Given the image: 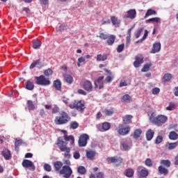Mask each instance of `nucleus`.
<instances>
[{
  "label": "nucleus",
  "mask_w": 178,
  "mask_h": 178,
  "mask_svg": "<svg viewBox=\"0 0 178 178\" xmlns=\"http://www.w3.org/2000/svg\"><path fill=\"white\" fill-rule=\"evenodd\" d=\"M104 87V76H99L97 80L95 81V88L102 89Z\"/></svg>",
  "instance_id": "nucleus-15"
},
{
  "label": "nucleus",
  "mask_w": 178,
  "mask_h": 178,
  "mask_svg": "<svg viewBox=\"0 0 178 178\" xmlns=\"http://www.w3.org/2000/svg\"><path fill=\"white\" fill-rule=\"evenodd\" d=\"M103 113L105 114L106 116H112V115H113V111L112 110L106 108L103 111Z\"/></svg>",
  "instance_id": "nucleus-46"
},
{
  "label": "nucleus",
  "mask_w": 178,
  "mask_h": 178,
  "mask_svg": "<svg viewBox=\"0 0 178 178\" xmlns=\"http://www.w3.org/2000/svg\"><path fill=\"white\" fill-rule=\"evenodd\" d=\"M150 120H152V123L156 124V126H162L165 124L166 122H168V117L164 115H159L156 117H150Z\"/></svg>",
  "instance_id": "nucleus-3"
},
{
  "label": "nucleus",
  "mask_w": 178,
  "mask_h": 178,
  "mask_svg": "<svg viewBox=\"0 0 178 178\" xmlns=\"http://www.w3.org/2000/svg\"><path fill=\"white\" fill-rule=\"evenodd\" d=\"M97 127L99 131H108V130L111 129V123L105 122L102 124H99Z\"/></svg>",
  "instance_id": "nucleus-11"
},
{
  "label": "nucleus",
  "mask_w": 178,
  "mask_h": 178,
  "mask_svg": "<svg viewBox=\"0 0 178 178\" xmlns=\"http://www.w3.org/2000/svg\"><path fill=\"white\" fill-rule=\"evenodd\" d=\"M143 31H144V27L139 28L137 30V32L136 33V38H139L140 35H141V33H143Z\"/></svg>",
  "instance_id": "nucleus-54"
},
{
  "label": "nucleus",
  "mask_w": 178,
  "mask_h": 178,
  "mask_svg": "<svg viewBox=\"0 0 178 178\" xmlns=\"http://www.w3.org/2000/svg\"><path fill=\"white\" fill-rule=\"evenodd\" d=\"M136 175L139 178H145L148 176V175H149V172L148 170H147V168L143 166H139L136 170Z\"/></svg>",
  "instance_id": "nucleus-7"
},
{
  "label": "nucleus",
  "mask_w": 178,
  "mask_h": 178,
  "mask_svg": "<svg viewBox=\"0 0 178 178\" xmlns=\"http://www.w3.org/2000/svg\"><path fill=\"white\" fill-rule=\"evenodd\" d=\"M99 38L101 40H108V38H109V36L104 33H102L99 34Z\"/></svg>",
  "instance_id": "nucleus-57"
},
{
  "label": "nucleus",
  "mask_w": 178,
  "mask_h": 178,
  "mask_svg": "<svg viewBox=\"0 0 178 178\" xmlns=\"http://www.w3.org/2000/svg\"><path fill=\"white\" fill-rule=\"evenodd\" d=\"M60 175H63L65 178H70L73 175V170L69 165H64L60 170Z\"/></svg>",
  "instance_id": "nucleus-6"
},
{
  "label": "nucleus",
  "mask_w": 178,
  "mask_h": 178,
  "mask_svg": "<svg viewBox=\"0 0 178 178\" xmlns=\"http://www.w3.org/2000/svg\"><path fill=\"white\" fill-rule=\"evenodd\" d=\"M143 134V131L141 130V129H136L134 132V138H135V140H137L138 138H140V137L141 136V134Z\"/></svg>",
  "instance_id": "nucleus-32"
},
{
  "label": "nucleus",
  "mask_w": 178,
  "mask_h": 178,
  "mask_svg": "<svg viewBox=\"0 0 178 178\" xmlns=\"http://www.w3.org/2000/svg\"><path fill=\"white\" fill-rule=\"evenodd\" d=\"M121 101L122 102L129 103V102H131V101H133V99L129 94H127L122 97Z\"/></svg>",
  "instance_id": "nucleus-34"
},
{
  "label": "nucleus",
  "mask_w": 178,
  "mask_h": 178,
  "mask_svg": "<svg viewBox=\"0 0 178 178\" xmlns=\"http://www.w3.org/2000/svg\"><path fill=\"white\" fill-rule=\"evenodd\" d=\"M70 129L75 130V129H77V127H79V123L76 121H74L70 123Z\"/></svg>",
  "instance_id": "nucleus-49"
},
{
  "label": "nucleus",
  "mask_w": 178,
  "mask_h": 178,
  "mask_svg": "<svg viewBox=\"0 0 178 178\" xmlns=\"http://www.w3.org/2000/svg\"><path fill=\"white\" fill-rule=\"evenodd\" d=\"M1 155L6 161H9V159L12 158V153H10V150L8 149H3L1 151Z\"/></svg>",
  "instance_id": "nucleus-17"
},
{
  "label": "nucleus",
  "mask_w": 178,
  "mask_h": 178,
  "mask_svg": "<svg viewBox=\"0 0 178 178\" xmlns=\"http://www.w3.org/2000/svg\"><path fill=\"white\" fill-rule=\"evenodd\" d=\"M56 144V145H58L61 152H65V158H66V159H70V148L67 147V143H65V141H63V139L60 137L58 138L57 143Z\"/></svg>",
  "instance_id": "nucleus-2"
},
{
  "label": "nucleus",
  "mask_w": 178,
  "mask_h": 178,
  "mask_svg": "<svg viewBox=\"0 0 178 178\" xmlns=\"http://www.w3.org/2000/svg\"><path fill=\"white\" fill-rule=\"evenodd\" d=\"M53 87L57 90V91H61L62 90V83H60V81L59 79H56L54 81Z\"/></svg>",
  "instance_id": "nucleus-22"
},
{
  "label": "nucleus",
  "mask_w": 178,
  "mask_h": 178,
  "mask_svg": "<svg viewBox=\"0 0 178 178\" xmlns=\"http://www.w3.org/2000/svg\"><path fill=\"white\" fill-rule=\"evenodd\" d=\"M145 165H146V166H148L149 168L152 167V160H151V159H147L145 161Z\"/></svg>",
  "instance_id": "nucleus-53"
},
{
  "label": "nucleus",
  "mask_w": 178,
  "mask_h": 178,
  "mask_svg": "<svg viewBox=\"0 0 178 178\" xmlns=\"http://www.w3.org/2000/svg\"><path fill=\"white\" fill-rule=\"evenodd\" d=\"M77 172L79 175H86L87 170H86V167L80 165L77 168Z\"/></svg>",
  "instance_id": "nucleus-39"
},
{
  "label": "nucleus",
  "mask_w": 178,
  "mask_h": 178,
  "mask_svg": "<svg viewBox=\"0 0 178 178\" xmlns=\"http://www.w3.org/2000/svg\"><path fill=\"white\" fill-rule=\"evenodd\" d=\"M159 51H161V42L154 43L150 53L151 54H157V52H159Z\"/></svg>",
  "instance_id": "nucleus-18"
},
{
  "label": "nucleus",
  "mask_w": 178,
  "mask_h": 178,
  "mask_svg": "<svg viewBox=\"0 0 178 178\" xmlns=\"http://www.w3.org/2000/svg\"><path fill=\"white\" fill-rule=\"evenodd\" d=\"M23 142L22 141V140H16L15 143V149H17L19 148V147H20V145H22V143Z\"/></svg>",
  "instance_id": "nucleus-59"
},
{
  "label": "nucleus",
  "mask_w": 178,
  "mask_h": 178,
  "mask_svg": "<svg viewBox=\"0 0 178 178\" xmlns=\"http://www.w3.org/2000/svg\"><path fill=\"white\" fill-rule=\"evenodd\" d=\"M161 165L165 168H170V161L169 160H161L160 162Z\"/></svg>",
  "instance_id": "nucleus-41"
},
{
  "label": "nucleus",
  "mask_w": 178,
  "mask_h": 178,
  "mask_svg": "<svg viewBox=\"0 0 178 178\" xmlns=\"http://www.w3.org/2000/svg\"><path fill=\"white\" fill-rule=\"evenodd\" d=\"M133 119V115H127L122 118V121L124 124H130L131 123V120Z\"/></svg>",
  "instance_id": "nucleus-21"
},
{
  "label": "nucleus",
  "mask_w": 178,
  "mask_h": 178,
  "mask_svg": "<svg viewBox=\"0 0 178 178\" xmlns=\"http://www.w3.org/2000/svg\"><path fill=\"white\" fill-rule=\"evenodd\" d=\"M131 128L130 127H124L122 125H120L118 129V133L120 136H127L130 133Z\"/></svg>",
  "instance_id": "nucleus-10"
},
{
  "label": "nucleus",
  "mask_w": 178,
  "mask_h": 178,
  "mask_svg": "<svg viewBox=\"0 0 178 178\" xmlns=\"http://www.w3.org/2000/svg\"><path fill=\"white\" fill-rule=\"evenodd\" d=\"M163 79L164 81H170V80H172V74L169 73L165 74L163 76Z\"/></svg>",
  "instance_id": "nucleus-48"
},
{
  "label": "nucleus",
  "mask_w": 178,
  "mask_h": 178,
  "mask_svg": "<svg viewBox=\"0 0 178 178\" xmlns=\"http://www.w3.org/2000/svg\"><path fill=\"white\" fill-rule=\"evenodd\" d=\"M106 59H108V54H98L96 58L97 62H104Z\"/></svg>",
  "instance_id": "nucleus-29"
},
{
  "label": "nucleus",
  "mask_w": 178,
  "mask_h": 178,
  "mask_svg": "<svg viewBox=\"0 0 178 178\" xmlns=\"http://www.w3.org/2000/svg\"><path fill=\"white\" fill-rule=\"evenodd\" d=\"M96 178H105V174L102 172H99L97 174Z\"/></svg>",
  "instance_id": "nucleus-60"
},
{
  "label": "nucleus",
  "mask_w": 178,
  "mask_h": 178,
  "mask_svg": "<svg viewBox=\"0 0 178 178\" xmlns=\"http://www.w3.org/2000/svg\"><path fill=\"white\" fill-rule=\"evenodd\" d=\"M159 172L160 175H164V176L169 175V170L163 167V165L159 166Z\"/></svg>",
  "instance_id": "nucleus-27"
},
{
  "label": "nucleus",
  "mask_w": 178,
  "mask_h": 178,
  "mask_svg": "<svg viewBox=\"0 0 178 178\" xmlns=\"http://www.w3.org/2000/svg\"><path fill=\"white\" fill-rule=\"evenodd\" d=\"M35 83L38 86H49L51 81L49 79L45 78V76L40 75V76H35Z\"/></svg>",
  "instance_id": "nucleus-5"
},
{
  "label": "nucleus",
  "mask_w": 178,
  "mask_h": 178,
  "mask_svg": "<svg viewBox=\"0 0 178 178\" xmlns=\"http://www.w3.org/2000/svg\"><path fill=\"white\" fill-rule=\"evenodd\" d=\"M25 88L29 91H33L34 90V83L31 81H27L25 83Z\"/></svg>",
  "instance_id": "nucleus-30"
},
{
  "label": "nucleus",
  "mask_w": 178,
  "mask_h": 178,
  "mask_svg": "<svg viewBox=\"0 0 178 178\" xmlns=\"http://www.w3.org/2000/svg\"><path fill=\"white\" fill-rule=\"evenodd\" d=\"M43 169L45 172H51L52 170V167L48 163H44Z\"/></svg>",
  "instance_id": "nucleus-47"
},
{
  "label": "nucleus",
  "mask_w": 178,
  "mask_h": 178,
  "mask_svg": "<svg viewBox=\"0 0 178 178\" xmlns=\"http://www.w3.org/2000/svg\"><path fill=\"white\" fill-rule=\"evenodd\" d=\"M106 161L108 163H123V159L122 157H107Z\"/></svg>",
  "instance_id": "nucleus-14"
},
{
  "label": "nucleus",
  "mask_w": 178,
  "mask_h": 178,
  "mask_svg": "<svg viewBox=\"0 0 178 178\" xmlns=\"http://www.w3.org/2000/svg\"><path fill=\"white\" fill-rule=\"evenodd\" d=\"M90 140V136L87 134H83L79 136V147H86L87 145V143Z\"/></svg>",
  "instance_id": "nucleus-8"
},
{
  "label": "nucleus",
  "mask_w": 178,
  "mask_h": 178,
  "mask_svg": "<svg viewBox=\"0 0 178 178\" xmlns=\"http://www.w3.org/2000/svg\"><path fill=\"white\" fill-rule=\"evenodd\" d=\"M178 147V141L175 143H168V149H175Z\"/></svg>",
  "instance_id": "nucleus-42"
},
{
  "label": "nucleus",
  "mask_w": 178,
  "mask_h": 178,
  "mask_svg": "<svg viewBox=\"0 0 178 178\" xmlns=\"http://www.w3.org/2000/svg\"><path fill=\"white\" fill-rule=\"evenodd\" d=\"M123 49H124V43H122L118 46L117 52H118V54H120V52H123Z\"/></svg>",
  "instance_id": "nucleus-52"
},
{
  "label": "nucleus",
  "mask_w": 178,
  "mask_h": 178,
  "mask_svg": "<svg viewBox=\"0 0 178 178\" xmlns=\"http://www.w3.org/2000/svg\"><path fill=\"white\" fill-rule=\"evenodd\" d=\"M121 148L123 151H129V149H130V147L129 146L127 141L124 140L121 143Z\"/></svg>",
  "instance_id": "nucleus-38"
},
{
  "label": "nucleus",
  "mask_w": 178,
  "mask_h": 178,
  "mask_svg": "<svg viewBox=\"0 0 178 178\" xmlns=\"http://www.w3.org/2000/svg\"><path fill=\"white\" fill-rule=\"evenodd\" d=\"M82 87L83 90H86V91H88V92H91V91H92V83L88 80H85L83 81Z\"/></svg>",
  "instance_id": "nucleus-12"
},
{
  "label": "nucleus",
  "mask_w": 178,
  "mask_h": 178,
  "mask_svg": "<svg viewBox=\"0 0 178 178\" xmlns=\"http://www.w3.org/2000/svg\"><path fill=\"white\" fill-rule=\"evenodd\" d=\"M168 138L170 140H172L173 141H175L176 140H178V134L176 133L175 131H172L170 132L168 135Z\"/></svg>",
  "instance_id": "nucleus-25"
},
{
  "label": "nucleus",
  "mask_w": 178,
  "mask_h": 178,
  "mask_svg": "<svg viewBox=\"0 0 178 178\" xmlns=\"http://www.w3.org/2000/svg\"><path fill=\"white\" fill-rule=\"evenodd\" d=\"M143 63H144V56L143 55L136 56L134 63V67H140Z\"/></svg>",
  "instance_id": "nucleus-13"
},
{
  "label": "nucleus",
  "mask_w": 178,
  "mask_h": 178,
  "mask_svg": "<svg viewBox=\"0 0 178 178\" xmlns=\"http://www.w3.org/2000/svg\"><path fill=\"white\" fill-rule=\"evenodd\" d=\"M69 108H70V109H76L79 112H83V111L86 109V105L81 100L74 101V104L69 105Z\"/></svg>",
  "instance_id": "nucleus-4"
},
{
  "label": "nucleus",
  "mask_w": 178,
  "mask_h": 178,
  "mask_svg": "<svg viewBox=\"0 0 178 178\" xmlns=\"http://www.w3.org/2000/svg\"><path fill=\"white\" fill-rule=\"evenodd\" d=\"M40 65H41V59L33 60V63L31 64L29 68L31 70H33L35 67H38V66H40Z\"/></svg>",
  "instance_id": "nucleus-28"
},
{
  "label": "nucleus",
  "mask_w": 178,
  "mask_h": 178,
  "mask_svg": "<svg viewBox=\"0 0 178 178\" xmlns=\"http://www.w3.org/2000/svg\"><path fill=\"white\" fill-rule=\"evenodd\" d=\"M95 155H97V153H95V151H92V150L86 151V157L88 158V159H90V161H94L95 159Z\"/></svg>",
  "instance_id": "nucleus-20"
},
{
  "label": "nucleus",
  "mask_w": 178,
  "mask_h": 178,
  "mask_svg": "<svg viewBox=\"0 0 178 178\" xmlns=\"http://www.w3.org/2000/svg\"><path fill=\"white\" fill-rule=\"evenodd\" d=\"M32 44H33V48L34 49H40V47H41V41L38 39L36 40H33L32 41Z\"/></svg>",
  "instance_id": "nucleus-26"
},
{
  "label": "nucleus",
  "mask_w": 178,
  "mask_h": 178,
  "mask_svg": "<svg viewBox=\"0 0 178 178\" xmlns=\"http://www.w3.org/2000/svg\"><path fill=\"white\" fill-rule=\"evenodd\" d=\"M175 106L176 104H175V102H170L169 106L166 107V111H173Z\"/></svg>",
  "instance_id": "nucleus-51"
},
{
  "label": "nucleus",
  "mask_w": 178,
  "mask_h": 178,
  "mask_svg": "<svg viewBox=\"0 0 178 178\" xmlns=\"http://www.w3.org/2000/svg\"><path fill=\"white\" fill-rule=\"evenodd\" d=\"M127 15L124 16L126 19H136V16H137V11L136 9H131L127 12Z\"/></svg>",
  "instance_id": "nucleus-16"
},
{
  "label": "nucleus",
  "mask_w": 178,
  "mask_h": 178,
  "mask_svg": "<svg viewBox=\"0 0 178 178\" xmlns=\"http://www.w3.org/2000/svg\"><path fill=\"white\" fill-rule=\"evenodd\" d=\"M78 94H81V95H87V92L83 89H79Z\"/></svg>",
  "instance_id": "nucleus-64"
},
{
  "label": "nucleus",
  "mask_w": 178,
  "mask_h": 178,
  "mask_svg": "<svg viewBox=\"0 0 178 178\" xmlns=\"http://www.w3.org/2000/svg\"><path fill=\"white\" fill-rule=\"evenodd\" d=\"M115 40H116V36L114 35H111L110 37L108 36V38H107V44L108 45H113Z\"/></svg>",
  "instance_id": "nucleus-37"
},
{
  "label": "nucleus",
  "mask_w": 178,
  "mask_h": 178,
  "mask_svg": "<svg viewBox=\"0 0 178 178\" xmlns=\"http://www.w3.org/2000/svg\"><path fill=\"white\" fill-rule=\"evenodd\" d=\"M163 141V137L162 136H158L155 140L156 144H161Z\"/></svg>",
  "instance_id": "nucleus-55"
},
{
  "label": "nucleus",
  "mask_w": 178,
  "mask_h": 178,
  "mask_svg": "<svg viewBox=\"0 0 178 178\" xmlns=\"http://www.w3.org/2000/svg\"><path fill=\"white\" fill-rule=\"evenodd\" d=\"M154 134H155V132L152 131V129H149L146 133V138L147 141H151L152 138H154Z\"/></svg>",
  "instance_id": "nucleus-31"
},
{
  "label": "nucleus",
  "mask_w": 178,
  "mask_h": 178,
  "mask_svg": "<svg viewBox=\"0 0 178 178\" xmlns=\"http://www.w3.org/2000/svg\"><path fill=\"white\" fill-rule=\"evenodd\" d=\"M70 120H72V118L69 113L65 111H61L58 115L55 117L54 123L56 126H62V124H67Z\"/></svg>",
  "instance_id": "nucleus-1"
},
{
  "label": "nucleus",
  "mask_w": 178,
  "mask_h": 178,
  "mask_svg": "<svg viewBox=\"0 0 178 178\" xmlns=\"http://www.w3.org/2000/svg\"><path fill=\"white\" fill-rule=\"evenodd\" d=\"M74 159H79L80 158V152L77 151L74 152Z\"/></svg>",
  "instance_id": "nucleus-63"
},
{
  "label": "nucleus",
  "mask_w": 178,
  "mask_h": 178,
  "mask_svg": "<svg viewBox=\"0 0 178 178\" xmlns=\"http://www.w3.org/2000/svg\"><path fill=\"white\" fill-rule=\"evenodd\" d=\"M78 62L79 63H83L84 65H86V58L81 57V58H78Z\"/></svg>",
  "instance_id": "nucleus-62"
},
{
  "label": "nucleus",
  "mask_w": 178,
  "mask_h": 178,
  "mask_svg": "<svg viewBox=\"0 0 178 178\" xmlns=\"http://www.w3.org/2000/svg\"><path fill=\"white\" fill-rule=\"evenodd\" d=\"M26 106L29 111H34V109H35V105H34V103L31 100L27 101Z\"/></svg>",
  "instance_id": "nucleus-35"
},
{
  "label": "nucleus",
  "mask_w": 178,
  "mask_h": 178,
  "mask_svg": "<svg viewBox=\"0 0 178 178\" xmlns=\"http://www.w3.org/2000/svg\"><path fill=\"white\" fill-rule=\"evenodd\" d=\"M104 72H106V73L108 74L105 79L106 83H111V81H112L113 79V75H112V72H111V71L108 70L107 69H104Z\"/></svg>",
  "instance_id": "nucleus-24"
},
{
  "label": "nucleus",
  "mask_w": 178,
  "mask_h": 178,
  "mask_svg": "<svg viewBox=\"0 0 178 178\" xmlns=\"http://www.w3.org/2000/svg\"><path fill=\"white\" fill-rule=\"evenodd\" d=\"M152 15H156V11L152 9L147 10L145 15V19H147L149 16H152Z\"/></svg>",
  "instance_id": "nucleus-40"
},
{
  "label": "nucleus",
  "mask_w": 178,
  "mask_h": 178,
  "mask_svg": "<svg viewBox=\"0 0 178 178\" xmlns=\"http://www.w3.org/2000/svg\"><path fill=\"white\" fill-rule=\"evenodd\" d=\"M147 22H148L149 23H151V22H152L153 23H161V18L158 17L149 18L147 20Z\"/></svg>",
  "instance_id": "nucleus-44"
},
{
  "label": "nucleus",
  "mask_w": 178,
  "mask_h": 178,
  "mask_svg": "<svg viewBox=\"0 0 178 178\" xmlns=\"http://www.w3.org/2000/svg\"><path fill=\"white\" fill-rule=\"evenodd\" d=\"M52 73H53V71L51 68H49L44 71V76H51Z\"/></svg>",
  "instance_id": "nucleus-56"
},
{
  "label": "nucleus",
  "mask_w": 178,
  "mask_h": 178,
  "mask_svg": "<svg viewBox=\"0 0 178 178\" xmlns=\"http://www.w3.org/2000/svg\"><path fill=\"white\" fill-rule=\"evenodd\" d=\"M161 92V89L159 88H154L152 89V94L154 95H158V93Z\"/></svg>",
  "instance_id": "nucleus-58"
},
{
  "label": "nucleus",
  "mask_w": 178,
  "mask_h": 178,
  "mask_svg": "<svg viewBox=\"0 0 178 178\" xmlns=\"http://www.w3.org/2000/svg\"><path fill=\"white\" fill-rule=\"evenodd\" d=\"M53 165L54 167V169L56 172H60L62 170V168H63V163L62 161H55L53 163Z\"/></svg>",
  "instance_id": "nucleus-19"
},
{
  "label": "nucleus",
  "mask_w": 178,
  "mask_h": 178,
  "mask_svg": "<svg viewBox=\"0 0 178 178\" xmlns=\"http://www.w3.org/2000/svg\"><path fill=\"white\" fill-rule=\"evenodd\" d=\"M22 165L23 168L30 169V170H35V165H34V163L30 160L24 159L22 161Z\"/></svg>",
  "instance_id": "nucleus-9"
},
{
  "label": "nucleus",
  "mask_w": 178,
  "mask_h": 178,
  "mask_svg": "<svg viewBox=\"0 0 178 178\" xmlns=\"http://www.w3.org/2000/svg\"><path fill=\"white\" fill-rule=\"evenodd\" d=\"M63 77L66 83H68V84H72V83H73V76H72V75L64 74Z\"/></svg>",
  "instance_id": "nucleus-36"
},
{
  "label": "nucleus",
  "mask_w": 178,
  "mask_h": 178,
  "mask_svg": "<svg viewBox=\"0 0 178 178\" xmlns=\"http://www.w3.org/2000/svg\"><path fill=\"white\" fill-rule=\"evenodd\" d=\"M111 20L113 26H115V27H119V26H120V20H119L115 16H112L111 17Z\"/></svg>",
  "instance_id": "nucleus-23"
},
{
  "label": "nucleus",
  "mask_w": 178,
  "mask_h": 178,
  "mask_svg": "<svg viewBox=\"0 0 178 178\" xmlns=\"http://www.w3.org/2000/svg\"><path fill=\"white\" fill-rule=\"evenodd\" d=\"M151 66H152V63H147L145 64L141 70V72H148V70H149V67H151Z\"/></svg>",
  "instance_id": "nucleus-45"
},
{
  "label": "nucleus",
  "mask_w": 178,
  "mask_h": 178,
  "mask_svg": "<svg viewBox=\"0 0 178 178\" xmlns=\"http://www.w3.org/2000/svg\"><path fill=\"white\" fill-rule=\"evenodd\" d=\"M59 111H60V109L58 106L54 107L52 108V113H59Z\"/></svg>",
  "instance_id": "nucleus-61"
},
{
  "label": "nucleus",
  "mask_w": 178,
  "mask_h": 178,
  "mask_svg": "<svg viewBox=\"0 0 178 178\" xmlns=\"http://www.w3.org/2000/svg\"><path fill=\"white\" fill-rule=\"evenodd\" d=\"M64 138L65 141H71V144H74V136L65 135Z\"/></svg>",
  "instance_id": "nucleus-43"
},
{
  "label": "nucleus",
  "mask_w": 178,
  "mask_h": 178,
  "mask_svg": "<svg viewBox=\"0 0 178 178\" xmlns=\"http://www.w3.org/2000/svg\"><path fill=\"white\" fill-rule=\"evenodd\" d=\"M124 174L127 177H133V176H134V170H133V168H127Z\"/></svg>",
  "instance_id": "nucleus-33"
},
{
  "label": "nucleus",
  "mask_w": 178,
  "mask_h": 178,
  "mask_svg": "<svg viewBox=\"0 0 178 178\" xmlns=\"http://www.w3.org/2000/svg\"><path fill=\"white\" fill-rule=\"evenodd\" d=\"M131 38V29L128 30V33L127 36V44H130Z\"/></svg>",
  "instance_id": "nucleus-50"
}]
</instances>
